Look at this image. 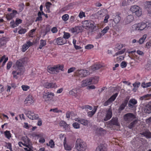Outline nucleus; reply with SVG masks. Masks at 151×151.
Wrapping results in <instances>:
<instances>
[{"instance_id": "9d476101", "label": "nucleus", "mask_w": 151, "mask_h": 151, "mask_svg": "<svg viewBox=\"0 0 151 151\" xmlns=\"http://www.w3.org/2000/svg\"><path fill=\"white\" fill-rule=\"evenodd\" d=\"M135 118V115L132 113H127L124 116V118L125 121L128 122L132 121Z\"/></svg>"}, {"instance_id": "dca6fc26", "label": "nucleus", "mask_w": 151, "mask_h": 151, "mask_svg": "<svg viewBox=\"0 0 151 151\" xmlns=\"http://www.w3.org/2000/svg\"><path fill=\"white\" fill-rule=\"evenodd\" d=\"M17 13V11L13 10L12 13L9 14H8L6 15V17L7 20H9L11 19Z\"/></svg>"}, {"instance_id": "a211bd4d", "label": "nucleus", "mask_w": 151, "mask_h": 151, "mask_svg": "<svg viewBox=\"0 0 151 151\" xmlns=\"http://www.w3.org/2000/svg\"><path fill=\"white\" fill-rule=\"evenodd\" d=\"M33 43L29 41L27 42V43L23 46L22 50L24 52L27 50L29 47L33 45Z\"/></svg>"}, {"instance_id": "864d4df0", "label": "nucleus", "mask_w": 151, "mask_h": 151, "mask_svg": "<svg viewBox=\"0 0 151 151\" xmlns=\"http://www.w3.org/2000/svg\"><path fill=\"white\" fill-rule=\"evenodd\" d=\"M123 47V45L121 44H117L116 45V47L119 50L121 49Z\"/></svg>"}, {"instance_id": "72a5a7b5", "label": "nucleus", "mask_w": 151, "mask_h": 151, "mask_svg": "<svg viewBox=\"0 0 151 151\" xmlns=\"http://www.w3.org/2000/svg\"><path fill=\"white\" fill-rule=\"evenodd\" d=\"M64 146L65 150H71V148L70 146H68V145L66 143V140L65 138L64 139L63 141Z\"/></svg>"}, {"instance_id": "ddd939ff", "label": "nucleus", "mask_w": 151, "mask_h": 151, "mask_svg": "<svg viewBox=\"0 0 151 151\" xmlns=\"http://www.w3.org/2000/svg\"><path fill=\"white\" fill-rule=\"evenodd\" d=\"M44 86L47 88H55L57 87V85L55 83L46 82L43 85Z\"/></svg>"}, {"instance_id": "49530a36", "label": "nucleus", "mask_w": 151, "mask_h": 151, "mask_svg": "<svg viewBox=\"0 0 151 151\" xmlns=\"http://www.w3.org/2000/svg\"><path fill=\"white\" fill-rule=\"evenodd\" d=\"M64 34L63 36L64 39H68L70 37V34L68 33L64 32Z\"/></svg>"}, {"instance_id": "e433bc0d", "label": "nucleus", "mask_w": 151, "mask_h": 151, "mask_svg": "<svg viewBox=\"0 0 151 151\" xmlns=\"http://www.w3.org/2000/svg\"><path fill=\"white\" fill-rule=\"evenodd\" d=\"M151 86V82H149L145 83L143 82L142 83V86L144 88H146Z\"/></svg>"}, {"instance_id": "c756f323", "label": "nucleus", "mask_w": 151, "mask_h": 151, "mask_svg": "<svg viewBox=\"0 0 151 151\" xmlns=\"http://www.w3.org/2000/svg\"><path fill=\"white\" fill-rule=\"evenodd\" d=\"M151 97V94H147L141 96L140 98V99L142 100H147L150 99Z\"/></svg>"}, {"instance_id": "20e7f679", "label": "nucleus", "mask_w": 151, "mask_h": 151, "mask_svg": "<svg viewBox=\"0 0 151 151\" xmlns=\"http://www.w3.org/2000/svg\"><path fill=\"white\" fill-rule=\"evenodd\" d=\"M82 26L83 28L87 30H93L95 26L94 22L91 20H86L82 22Z\"/></svg>"}, {"instance_id": "0e129e2a", "label": "nucleus", "mask_w": 151, "mask_h": 151, "mask_svg": "<svg viewBox=\"0 0 151 151\" xmlns=\"http://www.w3.org/2000/svg\"><path fill=\"white\" fill-rule=\"evenodd\" d=\"M137 52L138 54L141 56H143L144 55V53L140 50H137Z\"/></svg>"}, {"instance_id": "6e6d98bb", "label": "nucleus", "mask_w": 151, "mask_h": 151, "mask_svg": "<svg viewBox=\"0 0 151 151\" xmlns=\"http://www.w3.org/2000/svg\"><path fill=\"white\" fill-rule=\"evenodd\" d=\"M22 20L20 19H16L15 22V24L17 26H18L19 24L22 23Z\"/></svg>"}, {"instance_id": "7c9ffc66", "label": "nucleus", "mask_w": 151, "mask_h": 151, "mask_svg": "<svg viewBox=\"0 0 151 151\" xmlns=\"http://www.w3.org/2000/svg\"><path fill=\"white\" fill-rule=\"evenodd\" d=\"M77 90L76 89H73L69 92V94L73 96L76 97L78 96V93H77Z\"/></svg>"}, {"instance_id": "4c0bfd02", "label": "nucleus", "mask_w": 151, "mask_h": 151, "mask_svg": "<svg viewBox=\"0 0 151 151\" xmlns=\"http://www.w3.org/2000/svg\"><path fill=\"white\" fill-rule=\"evenodd\" d=\"M118 95V93H116L112 95L109 99L110 101L112 102L113 101H114Z\"/></svg>"}, {"instance_id": "2f4dec72", "label": "nucleus", "mask_w": 151, "mask_h": 151, "mask_svg": "<svg viewBox=\"0 0 151 151\" xmlns=\"http://www.w3.org/2000/svg\"><path fill=\"white\" fill-rule=\"evenodd\" d=\"M46 45V41L43 40H40V45L39 47V48L40 49H42V47L45 46Z\"/></svg>"}, {"instance_id": "cd10ccee", "label": "nucleus", "mask_w": 151, "mask_h": 151, "mask_svg": "<svg viewBox=\"0 0 151 151\" xmlns=\"http://www.w3.org/2000/svg\"><path fill=\"white\" fill-rule=\"evenodd\" d=\"M102 66L100 64H95L91 67V69L93 71L99 69L102 67Z\"/></svg>"}, {"instance_id": "de8ad7c7", "label": "nucleus", "mask_w": 151, "mask_h": 151, "mask_svg": "<svg viewBox=\"0 0 151 151\" xmlns=\"http://www.w3.org/2000/svg\"><path fill=\"white\" fill-rule=\"evenodd\" d=\"M22 88L24 91H27L29 88V87L27 85H22Z\"/></svg>"}, {"instance_id": "6ab92c4d", "label": "nucleus", "mask_w": 151, "mask_h": 151, "mask_svg": "<svg viewBox=\"0 0 151 151\" xmlns=\"http://www.w3.org/2000/svg\"><path fill=\"white\" fill-rule=\"evenodd\" d=\"M59 124L60 127H63L66 130H68L70 129V126L68 124L64 121H61L59 123Z\"/></svg>"}, {"instance_id": "4468645a", "label": "nucleus", "mask_w": 151, "mask_h": 151, "mask_svg": "<svg viewBox=\"0 0 151 151\" xmlns=\"http://www.w3.org/2000/svg\"><path fill=\"white\" fill-rule=\"evenodd\" d=\"M112 112L111 109L109 108L106 111V116L104 119V120L106 121L109 120L112 117Z\"/></svg>"}, {"instance_id": "a19ab883", "label": "nucleus", "mask_w": 151, "mask_h": 151, "mask_svg": "<svg viewBox=\"0 0 151 151\" xmlns=\"http://www.w3.org/2000/svg\"><path fill=\"white\" fill-rule=\"evenodd\" d=\"M109 29V27L108 26H107L105 27L102 31L101 32V34H103V35H104L107 32Z\"/></svg>"}, {"instance_id": "393cba45", "label": "nucleus", "mask_w": 151, "mask_h": 151, "mask_svg": "<svg viewBox=\"0 0 151 151\" xmlns=\"http://www.w3.org/2000/svg\"><path fill=\"white\" fill-rule=\"evenodd\" d=\"M8 41V38L5 37H2L0 38V47L5 45Z\"/></svg>"}, {"instance_id": "13d9d810", "label": "nucleus", "mask_w": 151, "mask_h": 151, "mask_svg": "<svg viewBox=\"0 0 151 151\" xmlns=\"http://www.w3.org/2000/svg\"><path fill=\"white\" fill-rule=\"evenodd\" d=\"M75 68L72 67L71 68H70L69 69L68 71V73H70L73 72L75 70Z\"/></svg>"}, {"instance_id": "a878e982", "label": "nucleus", "mask_w": 151, "mask_h": 151, "mask_svg": "<svg viewBox=\"0 0 151 151\" xmlns=\"http://www.w3.org/2000/svg\"><path fill=\"white\" fill-rule=\"evenodd\" d=\"M91 84L89 78H87L82 81L81 86L82 87H85Z\"/></svg>"}, {"instance_id": "f704fd0d", "label": "nucleus", "mask_w": 151, "mask_h": 151, "mask_svg": "<svg viewBox=\"0 0 151 151\" xmlns=\"http://www.w3.org/2000/svg\"><path fill=\"white\" fill-rule=\"evenodd\" d=\"M137 121L136 120L134 121L133 122L130 123L128 127L130 129H131L134 127V125L137 124Z\"/></svg>"}, {"instance_id": "f8f14e48", "label": "nucleus", "mask_w": 151, "mask_h": 151, "mask_svg": "<svg viewBox=\"0 0 151 151\" xmlns=\"http://www.w3.org/2000/svg\"><path fill=\"white\" fill-rule=\"evenodd\" d=\"M106 123L107 124L111 126H119L120 125L118 121V118L116 117H113L111 120L106 122Z\"/></svg>"}, {"instance_id": "bf43d9fd", "label": "nucleus", "mask_w": 151, "mask_h": 151, "mask_svg": "<svg viewBox=\"0 0 151 151\" xmlns=\"http://www.w3.org/2000/svg\"><path fill=\"white\" fill-rule=\"evenodd\" d=\"M45 5L46 8L48 9H49L50 5H52V4L50 2H47L46 3Z\"/></svg>"}, {"instance_id": "aec40b11", "label": "nucleus", "mask_w": 151, "mask_h": 151, "mask_svg": "<svg viewBox=\"0 0 151 151\" xmlns=\"http://www.w3.org/2000/svg\"><path fill=\"white\" fill-rule=\"evenodd\" d=\"M147 139L151 138V132L148 130H145V131L140 133Z\"/></svg>"}, {"instance_id": "09e8293b", "label": "nucleus", "mask_w": 151, "mask_h": 151, "mask_svg": "<svg viewBox=\"0 0 151 151\" xmlns=\"http://www.w3.org/2000/svg\"><path fill=\"white\" fill-rule=\"evenodd\" d=\"M125 51V49H122V50L119 51L115 53V55H114V56L115 55H121L123 54Z\"/></svg>"}, {"instance_id": "5fc2aeb1", "label": "nucleus", "mask_w": 151, "mask_h": 151, "mask_svg": "<svg viewBox=\"0 0 151 151\" xmlns=\"http://www.w3.org/2000/svg\"><path fill=\"white\" fill-rule=\"evenodd\" d=\"M127 66V63L125 61H123L121 64V66L122 68H125Z\"/></svg>"}, {"instance_id": "4be33fe9", "label": "nucleus", "mask_w": 151, "mask_h": 151, "mask_svg": "<svg viewBox=\"0 0 151 151\" xmlns=\"http://www.w3.org/2000/svg\"><path fill=\"white\" fill-rule=\"evenodd\" d=\"M137 103V101L134 99H130L129 102L128 106L131 108H133L134 107V106Z\"/></svg>"}, {"instance_id": "7ed1b4c3", "label": "nucleus", "mask_w": 151, "mask_h": 151, "mask_svg": "<svg viewBox=\"0 0 151 151\" xmlns=\"http://www.w3.org/2000/svg\"><path fill=\"white\" fill-rule=\"evenodd\" d=\"M63 65L58 64L54 65L53 67L49 68L48 69V71L51 73L55 74L59 73L60 70L63 71Z\"/></svg>"}, {"instance_id": "1a4fd4ad", "label": "nucleus", "mask_w": 151, "mask_h": 151, "mask_svg": "<svg viewBox=\"0 0 151 151\" xmlns=\"http://www.w3.org/2000/svg\"><path fill=\"white\" fill-rule=\"evenodd\" d=\"M145 23H138L137 24H135L132 26V29L133 30H142L145 29Z\"/></svg>"}, {"instance_id": "2eb2a0df", "label": "nucleus", "mask_w": 151, "mask_h": 151, "mask_svg": "<svg viewBox=\"0 0 151 151\" xmlns=\"http://www.w3.org/2000/svg\"><path fill=\"white\" fill-rule=\"evenodd\" d=\"M134 17L133 16L130 14L128 15L124 19V22L126 24H128L132 22L134 20Z\"/></svg>"}, {"instance_id": "5701e85b", "label": "nucleus", "mask_w": 151, "mask_h": 151, "mask_svg": "<svg viewBox=\"0 0 151 151\" xmlns=\"http://www.w3.org/2000/svg\"><path fill=\"white\" fill-rule=\"evenodd\" d=\"M91 84H95L98 82L99 80V77L95 76L91 77L89 78Z\"/></svg>"}, {"instance_id": "ea45409f", "label": "nucleus", "mask_w": 151, "mask_h": 151, "mask_svg": "<svg viewBox=\"0 0 151 151\" xmlns=\"http://www.w3.org/2000/svg\"><path fill=\"white\" fill-rule=\"evenodd\" d=\"M4 134L5 136L8 139H9V138L11 137V134L9 131H6L4 132Z\"/></svg>"}, {"instance_id": "8fccbe9b", "label": "nucleus", "mask_w": 151, "mask_h": 151, "mask_svg": "<svg viewBox=\"0 0 151 151\" xmlns=\"http://www.w3.org/2000/svg\"><path fill=\"white\" fill-rule=\"evenodd\" d=\"M78 16L81 18H82L83 17H85V13L83 12H80Z\"/></svg>"}, {"instance_id": "58836bf2", "label": "nucleus", "mask_w": 151, "mask_h": 151, "mask_svg": "<svg viewBox=\"0 0 151 151\" xmlns=\"http://www.w3.org/2000/svg\"><path fill=\"white\" fill-rule=\"evenodd\" d=\"M121 20V17L118 15H117L115 17V18L114 19V21L115 23H119Z\"/></svg>"}, {"instance_id": "3c124183", "label": "nucleus", "mask_w": 151, "mask_h": 151, "mask_svg": "<svg viewBox=\"0 0 151 151\" xmlns=\"http://www.w3.org/2000/svg\"><path fill=\"white\" fill-rule=\"evenodd\" d=\"M128 1H127V2L125 0H123L122 2L121 5L123 6H127L129 4L128 3Z\"/></svg>"}, {"instance_id": "f03ea898", "label": "nucleus", "mask_w": 151, "mask_h": 151, "mask_svg": "<svg viewBox=\"0 0 151 151\" xmlns=\"http://www.w3.org/2000/svg\"><path fill=\"white\" fill-rule=\"evenodd\" d=\"M75 147L78 151H84L87 148L86 143L80 139H77L76 141Z\"/></svg>"}, {"instance_id": "b1692460", "label": "nucleus", "mask_w": 151, "mask_h": 151, "mask_svg": "<svg viewBox=\"0 0 151 151\" xmlns=\"http://www.w3.org/2000/svg\"><path fill=\"white\" fill-rule=\"evenodd\" d=\"M106 147L103 144H101L96 148L95 151H107Z\"/></svg>"}, {"instance_id": "423d86ee", "label": "nucleus", "mask_w": 151, "mask_h": 151, "mask_svg": "<svg viewBox=\"0 0 151 151\" xmlns=\"http://www.w3.org/2000/svg\"><path fill=\"white\" fill-rule=\"evenodd\" d=\"M131 11L138 17L140 16L142 14V10L140 8L136 5L132 6L130 8Z\"/></svg>"}, {"instance_id": "052dcab7", "label": "nucleus", "mask_w": 151, "mask_h": 151, "mask_svg": "<svg viewBox=\"0 0 151 151\" xmlns=\"http://www.w3.org/2000/svg\"><path fill=\"white\" fill-rule=\"evenodd\" d=\"M12 63L11 62H9L7 65V69H9L11 67L12 65Z\"/></svg>"}, {"instance_id": "bb28decb", "label": "nucleus", "mask_w": 151, "mask_h": 151, "mask_svg": "<svg viewBox=\"0 0 151 151\" xmlns=\"http://www.w3.org/2000/svg\"><path fill=\"white\" fill-rule=\"evenodd\" d=\"M76 121L85 126L87 125L88 123V120L82 119H78Z\"/></svg>"}, {"instance_id": "0eeeda50", "label": "nucleus", "mask_w": 151, "mask_h": 151, "mask_svg": "<svg viewBox=\"0 0 151 151\" xmlns=\"http://www.w3.org/2000/svg\"><path fill=\"white\" fill-rule=\"evenodd\" d=\"M75 75L79 78L86 76L88 74L87 70H78L75 72Z\"/></svg>"}, {"instance_id": "c85d7f7f", "label": "nucleus", "mask_w": 151, "mask_h": 151, "mask_svg": "<svg viewBox=\"0 0 151 151\" xmlns=\"http://www.w3.org/2000/svg\"><path fill=\"white\" fill-rule=\"evenodd\" d=\"M97 109V108L95 106L94 109L92 111H89L88 112V116L90 117H92L95 114Z\"/></svg>"}, {"instance_id": "f3484780", "label": "nucleus", "mask_w": 151, "mask_h": 151, "mask_svg": "<svg viewBox=\"0 0 151 151\" xmlns=\"http://www.w3.org/2000/svg\"><path fill=\"white\" fill-rule=\"evenodd\" d=\"M55 43L58 45H61L65 43L66 41L65 39L60 37L58 38L55 39Z\"/></svg>"}, {"instance_id": "412c9836", "label": "nucleus", "mask_w": 151, "mask_h": 151, "mask_svg": "<svg viewBox=\"0 0 151 151\" xmlns=\"http://www.w3.org/2000/svg\"><path fill=\"white\" fill-rule=\"evenodd\" d=\"M34 102V101L32 99V96L30 95H29L26 99L24 103L25 104H27L29 105H30Z\"/></svg>"}, {"instance_id": "338daca9", "label": "nucleus", "mask_w": 151, "mask_h": 151, "mask_svg": "<svg viewBox=\"0 0 151 151\" xmlns=\"http://www.w3.org/2000/svg\"><path fill=\"white\" fill-rule=\"evenodd\" d=\"M145 25H146L145 26V29L146 28V29H147L151 26V24L150 23L147 22L146 23H145Z\"/></svg>"}, {"instance_id": "f257e3e1", "label": "nucleus", "mask_w": 151, "mask_h": 151, "mask_svg": "<svg viewBox=\"0 0 151 151\" xmlns=\"http://www.w3.org/2000/svg\"><path fill=\"white\" fill-rule=\"evenodd\" d=\"M27 60V58H24L19 59L17 61L14 67L15 70L13 71L12 72L14 78L17 79V75L20 76L23 74L25 70L23 65Z\"/></svg>"}, {"instance_id": "603ef678", "label": "nucleus", "mask_w": 151, "mask_h": 151, "mask_svg": "<svg viewBox=\"0 0 151 151\" xmlns=\"http://www.w3.org/2000/svg\"><path fill=\"white\" fill-rule=\"evenodd\" d=\"M93 45H91V44H89L88 45L86 46L85 47V48L86 49H90L93 48Z\"/></svg>"}, {"instance_id": "6e6552de", "label": "nucleus", "mask_w": 151, "mask_h": 151, "mask_svg": "<svg viewBox=\"0 0 151 151\" xmlns=\"http://www.w3.org/2000/svg\"><path fill=\"white\" fill-rule=\"evenodd\" d=\"M25 114L28 117L32 120L37 119L39 117L38 114H35L30 111L26 110Z\"/></svg>"}, {"instance_id": "774afa93", "label": "nucleus", "mask_w": 151, "mask_h": 151, "mask_svg": "<svg viewBox=\"0 0 151 151\" xmlns=\"http://www.w3.org/2000/svg\"><path fill=\"white\" fill-rule=\"evenodd\" d=\"M146 6L147 7H149L151 5V1H147L146 2Z\"/></svg>"}, {"instance_id": "39448f33", "label": "nucleus", "mask_w": 151, "mask_h": 151, "mask_svg": "<svg viewBox=\"0 0 151 151\" xmlns=\"http://www.w3.org/2000/svg\"><path fill=\"white\" fill-rule=\"evenodd\" d=\"M54 94L51 91H46L43 94L42 98L45 101L51 100L54 96Z\"/></svg>"}, {"instance_id": "79ce46f5", "label": "nucleus", "mask_w": 151, "mask_h": 151, "mask_svg": "<svg viewBox=\"0 0 151 151\" xmlns=\"http://www.w3.org/2000/svg\"><path fill=\"white\" fill-rule=\"evenodd\" d=\"M55 146V143L52 139H51L49 142V146L51 148H53Z\"/></svg>"}, {"instance_id": "37998d69", "label": "nucleus", "mask_w": 151, "mask_h": 151, "mask_svg": "<svg viewBox=\"0 0 151 151\" xmlns=\"http://www.w3.org/2000/svg\"><path fill=\"white\" fill-rule=\"evenodd\" d=\"M73 127L76 129H79L80 127V124L77 122H75L73 124Z\"/></svg>"}, {"instance_id": "4d7b16f0", "label": "nucleus", "mask_w": 151, "mask_h": 151, "mask_svg": "<svg viewBox=\"0 0 151 151\" xmlns=\"http://www.w3.org/2000/svg\"><path fill=\"white\" fill-rule=\"evenodd\" d=\"M51 31L53 33H56L57 32L58 30L56 27H54L51 29Z\"/></svg>"}, {"instance_id": "e2e57ef3", "label": "nucleus", "mask_w": 151, "mask_h": 151, "mask_svg": "<svg viewBox=\"0 0 151 151\" xmlns=\"http://www.w3.org/2000/svg\"><path fill=\"white\" fill-rule=\"evenodd\" d=\"M85 109H88L90 110H91L92 109V107L91 106H90L88 105H85L84 106V108Z\"/></svg>"}, {"instance_id": "c03bdc74", "label": "nucleus", "mask_w": 151, "mask_h": 151, "mask_svg": "<svg viewBox=\"0 0 151 151\" xmlns=\"http://www.w3.org/2000/svg\"><path fill=\"white\" fill-rule=\"evenodd\" d=\"M27 32V29H25L21 28L18 31L19 34H24Z\"/></svg>"}, {"instance_id": "473e14b6", "label": "nucleus", "mask_w": 151, "mask_h": 151, "mask_svg": "<svg viewBox=\"0 0 151 151\" xmlns=\"http://www.w3.org/2000/svg\"><path fill=\"white\" fill-rule=\"evenodd\" d=\"M22 139L24 143L26 144H29L30 142L29 139L27 136L23 137L22 138Z\"/></svg>"}, {"instance_id": "680f3d73", "label": "nucleus", "mask_w": 151, "mask_h": 151, "mask_svg": "<svg viewBox=\"0 0 151 151\" xmlns=\"http://www.w3.org/2000/svg\"><path fill=\"white\" fill-rule=\"evenodd\" d=\"M111 103V102L109 100V99H108V100H107L104 103L103 105L104 106H107L109 104H110Z\"/></svg>"}, {"instance_id": "a18cd8bd", "label": "nucleus", "mask_w": 151, "mask_h": 151, "mask_svg": "<svg viewBox=\"0 0 151 151\" xmlns=\"http://www.w3.org/2000/svg\"><path fill=\"white\" fill-rule=\"evenodd\" d=\"M69 18V16L68 14H65L62 17V19L65 21H67Z\"/></svg>"}, {"instance_id": "c9c22d12", "label": "nucleus", "mask_w": 151, "mask_h": 151, "mask_svg": "<svg viewBox=\"0 0 151 151\" xmlns=\"http://www.w3.org/2000/svg\"><path fill=\"white\" fill-rule=\"evenodd\" d=\"M127 104L123 101L119 107V110L120 111L123 110L125 108Z\"/></svg>"}, {"instance_id": "69168bd1", "label": "nucleus", "mask_w": 151, "mask_h": 151, "mask_svg": "<svg viewBox=\"0 0 151 151\" xmlns=\"http://www.w3.org/2000/svg\"><path fill=\"white\" fill-rule=\"evenodd\" d=\"M11 26L13 28L15 27L17 25H16L15 22L14 23V21L11 22H10Z\"/></svg>"}, {"instance_id": "9b49d317", "label": "nucleus", "mask_w": 151, "mask_h": 151, "mask_svg": "<svg viewBox=\"0 0 151 151\" xmlns=\"http://www.w3.org/2000/svg\"><path fill=\"white\" fill-rule=\"evenodd\" d=\"M143 112L147 114H150L151 113V104L149 102L142 108Z\"/></svg>"}]
</instances>
